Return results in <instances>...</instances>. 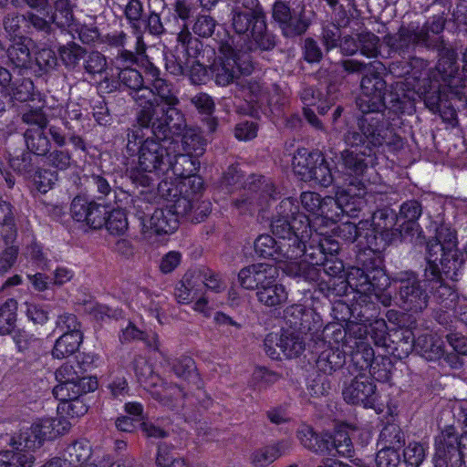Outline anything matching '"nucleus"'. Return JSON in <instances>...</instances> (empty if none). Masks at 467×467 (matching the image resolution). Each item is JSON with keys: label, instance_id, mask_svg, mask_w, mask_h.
Returning a JSON list of instances; mask_svg holds the SVG:
<instances>
[{"label": "nucleus", "instance_id": "nucleus-40", "mask_svg": "<svg viewBox=\"0 0 467 467\" xmlns=\"http://www.w3.org/2000/svg\"><path fill=\"white\" fill-rule=\"evenodd\" d=\"M91 456V446L86 440H78L68 444L63 451L61 457L55 458L60 462L59 465L82 466Z\"/></svg>", "mask_w": 467, "mask_h": 467}, {"label": "nucleus", "instance_id": "nucleus-42", "mask_svg": "<svg viewBox=\"0 0 467 467\" xmlns=\"http://www.w3.org/2000/svg\"><path fill=\"white\" fill-rule=\"evenodd\" d=\"M312 312L302 305H292L285 310V319L290 327L300 334L306 335L312 330Z\"/></svg>", "mask_w": 467, "mask_h": 467}, {"label": "nucleus", "instance_id": "nucleus-31", "mask_svg": "<svg viewBox=\"0 0 467 467\" xmlns=\"http://www.w3.org/2000/svg\"><path fill=\"white\" fill-rule=\"evenodd\" d=\"M131 97L139 107L135 118H139L140 122L144 121H161L158 118V103L154 99L152 87L150 88L142 84L138 90H132Z\"/></svg>", "mask_w": 467, "mask_h": 467}, {"label": "nucleus", "instance_id": "nucleus-25", "mask_svg": "<svg viewBox=\"0 0 467 467\" xmlns=\"http://www.w3.org/2000/svg\"><path fill=\"white\" fill-rule=\"evenodd\" d=\"M260 19H265L264 11L254 12H243L239 7L233 11L232 26L236 34L243 35L244 43L239 44L235 41V45L240 48L241 46L244 47V51L249 52L253 49V43L250 40V36L253 34V27L258 24Z\"/></svg>", "mask_w": 467, "mask_h": 467}, {"label": "nucleus", "instance_id": "nucleus-3", "mask_svg": "<svg viewBox=\"0 0 467 467\" xmlns=\"http://www.w3.org/2000/svg\"><path fill=\"white\" fill-rule=\"evenodd\" d=\"M456 243V233L453 230L444 225L437 228L435 236L430 239L426 245L427 276L432 275V278L438 279L441 266L447 278L456 279L463 263Z\"/></svg>", "mask_w": 467, "mask_h": 467}, {"label": "nucleus", "instance_id": "nucleus-9", "mask_svg": "<svg viewBox=\"0 0 467 467\" xmlns=\"http://www.w3.org/2000/svg\"><path fill=\"white\" fill-rule=\"evenodd\" d=\"M2 27L9 41L27 39L26 36L34 30L45 36H50L55 31L47 18L33 11L6 13L2 18Z\"/></svg>", "mask_w": 467, "mask_h": 467}, {"label": "nucleus", "instance_id": "nucleus-62", "mask_svg": "<svg viewBox=\"0 0 467 467\" xmlns=\"http://www.w3.org/2000/svg\"><path fill=\"white\" fill-rule=\"evenodd\" d=\"M17 302L7 299L0 306V335H7L14 331L16 322Z\"/></svg>", "mask_w": 467, "mask_h": 467}, {"label": "nucleus", "instance_id": "nucleus-47", "mask_svg": "<svg viewBox=\"0 0 467 467\" xmlns=\"http://www.w3.org/2000/svg\"><path fill=\"white\" fill-rule=\"evenodd\" d=\"M26 150L37 157H45L52 147V139L48 138L46 130L26 129L24 132Z\"/></svg>", "mask_w": 467, "mask_h": 467}, {"label": "nucleus", "instance_id": "nucleus-43", "mask_svg": "<svg viewBox=\"0 0 467 467\" xmlns=\"http://www.w3.org/2000/svg\"><path fill=\"white\" fill-rule=\"evenodd\" d=\"M446 18L442 14L433 16L421 27L418 26L424 47H439L441 45L443 38L440 34L444 30Z\"/></svg>", "mask_w": 467, "mask_h": 467}, {"label": "nucleus", "instance_id": "nucleus-15", "mask_svg": "<svg viewBox=\"0 0 467 467\" xmlns=\"http://www.w3.org/2000/svg\"><path fill=\"white\" fill-rule=\"evenodd\" d=\"M111 202L89 200L77 195L71 202L70 213L79 223H85L89 228L99 230L106 223V215L110 209Z\"/></svg>", "mask_w": 467, "mask_h": 467}, {"label": "nucleus", "instance_id": "nucleus-6", "mask_svg": "<svg viewBox=\"0 0 467 467\" xmlns=\"http://www.w3.org/2000/svg\"><path fill=\"white\" fill-rule=\"evenodd\" d=\"M57 385L53 389L57 400H65L94 391L98 388L95 378L85 376V369L78 361L62 364L55 372Z\"/></svg>", "mask_w": 467, "mask_h": 467}, {"label": "nucleus", "instance_id": "nucleus-2", "mask_svg": "<svg viewBox=\"0 0 467 467\" xmlns=\"http://www.w3.org/2000/svg\"><path fill=\"white\" fill-rule=\"evenodd\" d=\"M60 419L46 420L21 431L10 441L12 450L0 451V467H33L35 457L31 451L42 445L46 439H53L61 433Z\"/></svg>", "mask_w": 467, "mask_h": 467}, {"label": "nucleus", "instance_id": "nucleus-33", "mask_svg": "<svg viewBox=\"0 0 467 467\" xmlns=\"http://www.w3.org/2000/svg\"><path fill=\"white\" fill-rule=\"evenodd\" d=\"M383 256L381 253H377L371 249H360L356 255V268L364 270L372 275L374 281L379 282L389 280L384 270Z\"/></svg>", "mask_w": 467, "mask_h": 467}, {"label": "nucleus", "instance_id": "nucleus-30", "mask_svg": "<svg viewBox=\"0 0 467 467\" xmlns=\"http://www.w3.org/2000/svg\"><path fill=\"white\" fill-rule=\"evenodd\" d=\"M296 213V204L292 198H286L281 201L277 207V215L273 218L271 223L272 233L277 236L278 240L287 238L294 234L291 223V216Z\"/></svg>", "mask_w": 467, "mask_h": 467}, {"label": "nucleus", "instance_id": "nucleus-12", "mask_svg": "<svg viewBox=\"0 0 467 467\" xmlns=\"http://www.w3.org/2000/svg\"><path fill=\"white\" fill-rule=\"evenodd\" d=\"M464 431L449 426L435 439L434 467H461L462 441Z\"/></svg>", "mask_w": 467, "mask_h": 467}, {"label": "nucleus", "instance_id": "nucleus-22", "mask_svg": "<svg viewBox=\"0 0 467 467\" xmlns=\"http://www.w3.org/2000/svg\"><path fill=\"white\" fill-rule=\"evenodd\" d=\"M277 275L276 267L272 265L253 264L240 270L238 281L243 288L258 291L260 287L268 285Z\"/></svg>", "mask_w": 467, "mask_h": 467}, {"label": "nucleus", "instance_id": "nucleus-54", "mask_svg": "<svg viewBox=\"0 0 467 467\" xmlns=\"http://www.w3.org/2000/svg\"><path fill=\"white\" fill-rule=\"evenodd\" d=\"M279 338V349L287 358L298 357L306 348L305 339L298 332H285Z\"/></svg>", "mask_w": 467, "mask_h": 467}, {"label": "nucleus", "instance_id": "nucleus-21", "mask_svg": "<svg viewBox=\"0 0 467 467\" xmlns=\"http://www.w3.org/2000/svg\"><path fill=\"white\" fill-rule=\"evenodd\" d=\"M383 42L391 51L400 55L409 54L416 47H423L418 26L411 24L407 26H401L396 34H387L383 37Z\"/></svg>", "mask_w": 467, "mask_h": 467}, {"label": "nucleus", "instance_id": "nucleus-20", "mask_svg": "<svg viewBox=\"0 0 467 467\" xmlns=\"http://www.w3.org/2000/svg\"><path fill=\"white\" fill-rule=\"evenodd\" d=\"M341 152L342 165L346 172L355 179L351 182L359 180L358 177L362 176L368 170V164L371 162V155L375 149L379 147L368 148L367 145L362 144L358 147H350Z\"/></svg>", "mask_w": 467, "mask_h": 467}, {"label": "nucleus", "instance_id": "nucleus-59", "mask_svg": "<svg viewBox=\"0 0 467 467\" xmlns=\"http://www.w3.org/2000/svg\"><path fill=\"white\" fill-rule=\"evenodd\" d=\"M81 68L89 76H101L108 69L107 57L98 50H87Z\"/></svg>", "mask_w": 467, "mask_h": 467}, {"label": "nucleus", "instance_id": "nucleus-23", "mask_svg": "<svg viewBox=\"0 0 467 467\" xmlns=\"http://www.w3.org/2000/svg\"><path fill=\"white\" fill-rule=\"evenodd\" d=\"M338 192V202L341 215L356 218L363 209L366 202L363 196L366 194V185L361 180L349 182L348 188Z\"/></svg>", "mask_w": 467, "mask_h": 467}, {"label": "nucleus", "instance_id": "nucleus-34", "mask_svg": "<svg viewBox=\"0 0 467 467\" xmlns=\"http://www.w3.org/2000/svg\"><path fill=\"white\" fill-rule=\"evenodd\" d=\"M48 134L55 145L65 147L68 140L75 150L83 152L87 151V142L84 138L72 130V126L68 121L60 124H51L48 128Z\"/></svg>", "mask_w": 467, "mask_h": 467}, {"label": "nucleus", "instance_id": "nucleus-14", "mask_svg": "<svg viewBox=\"0 0 467 467\" xmlns=\"http://www.w3.org/2000/svg\"><path fill=\"white\" fill-rule=\"evenodd\" d=\"M217 26V21L209 15H198L192 26L194 35L192 36L188 26L184 24L181 31L177 34V44L182 46L186 55L196 58L203 47L202 42L199 37H211Z\"/></svg>", "mask_w": 467, "mask_h": 467}, {"label": "nucleus", "instance_id": "nucleus-4", "mask_svg": "<svg viewBox=\"0 0 467 467\" xmlns=\"http://www.w3.org/2000/svg\"><path fill=\"white\" fill-rule=\"evenodd\" d=\"M244 47L235 45L234 37L219 43L220 57L211 66V72L216 85L226 87L237 80L241 75H249L254 67L251 56L244 51Z\"/></svg>", "mask_w": 467, "mask_h": 467}, {"label": "nucleus", "instance_id": "nucleus-41", "mask_svg": "<svg viewBox=\"0 0 467 467\" xmlns=\"http://www.w3.org/2000/svg\"><path fill=\"white\" fill-rule=\"evenodd\" d=\"M87 48L75 41H69L57 47V56L63 66L70 71H78L86 56Z\"/></svg>", "mask_w": 467, "mask_h": 467}, {"label": "nucleus", "instance_id": "nucleus-26", "mask_svg": "<svg viewBox=\"0 0 467 467\" xmlns=\"http://www.w3.org/2000/svg\"><path fill=\"white\" fill-rule=\"evenodd\" d=\"M147 13L142 0H127L123 7V16L137 39V50L139 52L147 49V45L142 37V20Z\"/></svg>", "mask_w": 467, "mask_h": 467}, {"label": "nucleus", "instance_id": "nucleus-63", "mask_svg": "<svg viewBox=\"0 0 467 467\" xmlns=\"http://www.w3.org/2000/svg\"><path fill=\"white\" fill-rule=\"evenodd\" d=\"M278 244L279 240L276 241L269 234H261L254 242V253L259 257L278 262Z\"/></svg>", "mask_w": 467, "mask_h": 467}, {"label": "nucleus", "instance_id": "nucleus-50", "mask_svg": "<svg viewBox=\"0 0 467 467\" xmlns=\"http://www.w3.org/2000/svg\"><path fill=\"white\" fill-rule=\"evenodd\" d=\"M322 272V266L305 261L292 262L285 267V273L289 276L300 278L308 283L318 282Z\"/></svg>", "mask_w": 467, "mask_h": 467}, {"label": "nucleus", "instance_id": "nucleus-5", "mask_svg": "<svg viewBox=\"0 0 467 467\" xmlns=\"http://www.w3.org/2000/svg\"><path fill=\"white\" fill-rule=\"evenodd\" d=\"M391 280L397 290L396 297L403 310L420 313L428 307V279H420L418 273L405 270L395 273Z\"/></svg>", "mask_w": 467, "mask_h": 467}, {"label": "nucleus", "instance_id": "nucleus-46", "mask_svg": "<svg viewBox=\"0 0 467 467\" xmlns=\"http://www.w3.org/2000/svg\"><path fill=\"white\" fill-rule=\"evenodd\" d=\"M26 40L10 41L11 44L8 47L5 46L8 65L14 68L27 69L31 67V52Z\"/></svg>", "mask_w": 467, "mask_h": 467}, {"label": "nucleus", "instance_id": "nucleus-57", "mask_svg": "<svg viewBox=\"0 0 467 467\" xmlns=\"http://www.w3.org/2000/svg\"><path fill=\"white\" fill-rule=\"evenodd\" d=\"M123 204L117 205V208L109 209L106 215V223L104 226L110 234H124L129 227L128 219L125 212L121 209Z\"/></svg>", "mask_w": 467, "mask_h": 467}, {"label": "nucleus", "instance_id": "nucleus-24", "mask_svg": "<svg viewBox=\"0 0 467 467\" xmlns=\"http://www.w3.org/2000/svg\"><path fill=\"white\" fill-rule=\"evenodd\" d=\"M148 388V391L152 399L169 410H176L183 406L186 393L177 384L164 382L158 379L156 382H152Z\"/></svg>", "mask_w": 467, "mask_h": 467}, {"label": "nucleus", "instance_id": "nucleus-28", "mask_svg": "<svg viewBox=\"0 0 467 467\" xmlns=\"http://www.w3.org/2000/svg\"><path fill=\"white\" fill-rule=\"evenodd\" d=\"M183 124L180 130H174L171 127L166 126L165 136L171 138L174 136L182 137V147L186 153L202 155L205 150V140L198 130L189 127L183 114Z\"/></svg>", "mask_w": 467, "mask_h": 467}, {"label": "nucleus", "instance_id": "nucleus-44", "mask_svg": "<svg viewBox=\"0 0 467 467\" xmlns=\"http://www.w3.org/2000/svg\"><path fill=\"white\" fill-rule=\"evenodd\" d=\"M54 11L49 19H47L50 27L52 25L57 28L66 30L75 25L74 5L70 0H56L53 5Z\"/></svg>", "mask_w": 467, "mask_h": 467}, {"label": "nucleus", "instance_id": "nucleus-51", "mask_svg": "<svg viewBox=\"0 0 467 467\" xmlns=\"http://www.w3.org/2000/svg\"><path fill=\"white\" fill-rule=\"evenodd\" d=\"M82 340V333H63L55 342L52 356L61 359L73 355L79 348Z\"/></svg>", "mask_w": 467, "mask_h": 467}, {"label": "nucleus", "instance_id": "nucleus-45", "mask_svg": "<svg viewBox=\"0 0 467 467\" xmlns=\"http://www.w3.org/2000/svg\"><path fill=\"white\" fill-rule=\"evenodd\" d=\"M310 26L311 20L306 16V7L303 5L298 11L296 10L286 22L281 24L279 29L283 36L295 38L303 36Z\"/></svg>", "mask_w": 467, "mask_h": 467}, {"label": "nucleus", "instance_id": "nucleus-8", "mask_svg": "<svg viewBox=\"0 0 467 467\" xmlns=\"http://www.w3.org/2000/svg\"><path fill=\"white\" fill-rule=\"evenodd\" d=\"M173 145H177V141L168 136H162V138L148 136L137 156L139 169L145 172H166L171 165Z\"/></svg>", "mask_w": 467, "mask_h": 467}, {"label": "nucleus", "instance_id": "nucleus-17", "mask_svg": "<svg viewBox=\"0 0 467 467\" xmlns=\"http://www.w3.org/2000/svg\"><path fill=\"white\" fill-rule=\"evenodd\" d=\"M166 126L161 121H144L143 123L135 118L134 123L126 130L125 153L128 156L135 157L140 151L141 145L148 137L144 130L150 131V136L162 138L165 136Z\"/></svg>", "mask_w": 467, "mask_h": 467}, {"label": "nucleus", "instance_id": "nucleus-19", "mask_svg": "<svg viewBox=\"0 0 467 467\" xmlns=\"http://www.w3.org/2000/svg\"><path fill=\"white\" fill-rule=\"evenodd\" d=\"M111 175L106 172L91 173L84 175V182L88 190L93 193L94 200L109 202L113 197L116 205L127 203L130 196L126 192L114 189L110 182Z\"/></svg>", "mask_w": 467, "mask_h": 467}, {"label": "nucleus", "instance_id": "nucleus-56", "mask_svg": "<svg viewBox=\"0 0 467 467\" xmlns=\"http://www.w3.org/2000/svg\"><path fill=\"white\" fill-rule=\"evenodd\" d=\"M424 276L428 279V285H431L433 297L438 304L447 306L449 302H452L455 295L451 286L443 283V276L445 278L447 277L445 276L441 266H440V276H438V279L432 278V275L427 276L425 273Z\"/></svg>", "mask_w": 467, "mask_h": 467}, {"label": "nucleus", "instance_id": "nucleus-52", "mask_svg": "<svg viewBox=\"0 0 467 467\" xmlns=\"http://www.w3.org/2000/svg\"><path fill=\"white\" fill-rule=\"evenodd\" d=\"M304 242L296 234L287 236V238L279 240L278 248V262H287L297 260L303 256Z\"/></svg>", "mask_w": 467, "mask_h": 467}, {"label": "nucleus", "instance_id": "nucleus-16", "mask_svg": "<svg viewBox=\"0 0 467 467\" xmlns=\"http://www.w3.org/2000/svg\"><path fill=\"white\" fill-rule=\"evenodd\" d=\"M36 156L28 150H24L20 154L9 159L11 168L19 175L33 179L40 192H46L54 183L51 179L46 181V176H52L47 170L40 169L35 161Z\"/></svg>", "mask_w": 467, "mask_h": 467}, {"label": "nucleus", "instance_id": "nucleus-38", "mask_svg": "<svg viewBox=\"0 0 467 467\" xmlns=\"http://www.w3.org/2000/svg\"><path fill=\"white\" fill-rule=\"evenodd\" d=\"M422 213V206L417 200H409L400 205L397 213L398 221L401 222L400 234H414L419 231L418 220Z\"/></svg>", "mask_w": 467, "mask_h": 467}, {"label": "nucleus", "instance_id": "nucleus-32", "mask_svg": "<svg viewBox=\"0 0 467 467\" xmlns=\"http://www.w3.org/2000/svg\"><path fill=\"white\" fill-rule=\"evenodd\" d=\"M323 153L319 150L308 151L306 149L296 150L293 158V171L295 175L302 182H311L312 173L321 161Z\"/></svg>", "mask_w": 467, "mask_h": 467}, {"label": "nucleus", "instance_id": "nucleus-10", "mask_svg": "<svg viewBox=\"0 0 467 467\" xmlns=\"http://www.w3.org/2000/svg\"><path fill=\"white\" fill-rule=\"evenodd\" d=\"M371 276V274L364 270L351 267L346 279H342L341 277L329 279L328 283L326 284L327 289V296L344 295L349 287L354 292L360 295L359 298L361 301L366 302V298H370L373 292L384 290L389 284L387 280L382 279L379 282L374 281Z\"/></svg>", "mask_w": 467, "mask_h": 467}, {"label": "nucleus", "instance_id": "nucleus-29", "mask_svg": "<svg viewBox=\"0 0 467 467\" xmlns=\"http://www.w3.org/2000/svg\"><path fill=\"white\" fill-rule=\"evenodd\" d=\"M297 438L301 444L309 451L320 455L330 456L333 435L327 432L317 433L312 427L304 425L297 431Z\"/></svg>", "mask_w": 467, "mask_h": 467}, {"label": "nucleus", "instance_id": "nucleus-55", "mask_svg": "<svg viewBox=\"0 0 467 467\" xmlns=\"http://www.w3.org/2000/svg\"><path fill=\"white\" fill-rule=\"evenodd\" d=\"M379 442L382 448L400 451L405 445V434L399 425L389 423L381 430Z\"/></svg>", "mask_w": 467, "mask_h": 467}, {"label": "nucleus", "instance_id": "nucleus-64", "mask_svg": "<svg viewBox=\"0 0 467 467\" xmlns=\"http://www.w3.org/2000/svg\"><path fill=\"white\" fill-rule=\"evenodd\" d=\"M359 52L368 58H377L380 55V39L370 31L358 33Z\"/></svg>", "mask_w": 467, "mask_h": 467}, {"label": "nucleus", "instance_id": "nucleus-1", "mask_svg": "<svg viewBox=\"0 0 467 467\" xmlns=\"http://www.w3.org/2000/svg\"><path fill=\"white\" fill-rule=\"evenodd\" d=\"M385 70L381 62L370 65L360 81L361 93L356 105L361 115L357 118V128L348 130L343 135L347 146L368 148L387 146L391 150L402 148L403 140L386 120L385 95L387 82L380 71Z\"/></svg>", "mask_w": 467, "mask_h": 467}, {"label": "nucleus", "instance_id": "nucleus-48", "mask_svg": "<svg viewBox=\"0 0 467 467\" xmlns=\"http://www.w3.org/2000/svg\"><path fill=\"white\" fill-rule=\"evenodd\" d=\"M415 351L427 360H436L443 356L442 341L431 334L418 336Z\"/></svg>", "mask_w": 467, "mask_h": 467}, {"label": "nucleus", "instance_id": "nucleus-58", "mask_svg": "<svg viewBox=\"0 0 467 467\" xmlns=\"http://www.w3.org/2000/svg\"><path fill=\"white\" fill-rule=\"evenodd\" d=\"M283 449L282 442L262 447L253 452L251 462L256 467H265L282 455Z\"/></svg>", "mask_w": 467, "mask_h": 467}, {"label": "nucleus", "instance_id": "nucleus-39", "mask_svg": "<svg viewBox=\"0 0 467 467\" xmlns=\"http://www.w3.org/2000/svg\"><path fill=\"white\" fill-rule=\"evenodd\" d=\"M327 247L322 244V236L318 233H315L312 236L304 242L303 255L305 262L317 265L323 267V272L330 275L329 270L332 267H327L328 259H327L326 250Z\"/></svg>", "mask_w": 467, "mask_h": 467}, {"label": "nucleus", "instance_id": "nucleus-7", "mask_svg": "<svg viewBox=\"0 0 467 467\" xmlns=\"http://www.w3.org/2000/svg\"><path fill=\"white\" fill-rule=\"evenodd\" d=\"M133 208L145 238H150L152 234H171L179 227L177 215L168 206L151 212L153 207L149 202L138 199L133 202Z\"/></svg>", "mask_w": 467, "mask_h": 467}, {"label": "nucleus", "instance_id": "nucleus-13", "mask_svg": "<svg viewBox=\"0 0 467 467\" xmlns=\"http://www.w3.org/2000/svg\"><path fill=\"white\" fill-rule=\"evenodd\" d=\"M244 192L234 200L233 204L241 213L252 211L256 207L264 206L274 197L275 189L274 184L263 175L251 174L247 177Z\"/></svg>", "mask_w": 467, "mask_h": 467}, {"label": "nucleus", "instance_id": "nucleus-18", "mask_svg": "<svg viewBox=\"0 0 467 467\" xmlns=\"http://www.w3.org/2000/svg\"><path fill=\"white\" fill-rule=\"evenodd\" d=\"M346 402L372 408L378 401L377 387L369 378L359 375L354 378L342 391Z\"/></svg>", "mask_w": 467, "mask_h": 467}, {"label": "nucleus", "instance_id": "nucleus-60", "mask_svg": "<svg viewBox=\"0 0 467 467\" xmlns=\"http://www.w3.org/2000/svg\"><path fill=\"white\" fill-rule=\"evenodd\" d=\"M142 25V35L144 33L157 38H161L168 33L166 21L162 19L161 14L156 10H149Z\"/></svg>", "mask_w": 467, "mask_h": 467}, {"label": "nucleus", "instance_id": "nucleus-49", "mask_svg": "<svg viewBox=\"0 0 467 467\" xmlns=\"http://www.w3.org/2000/svg\"><path fill=\"white\" fill-rule=\"evenodd\" d=\"M414 327L400 328L395 332L396 340H392V354L400 359L407 358L416 348L417 338L413 332Z\"/></svg>", "mask_w": 467, "mask_h": 467}, {"label": "nucleus", "instance_id": "nucleus-61", "mask_svg": "<svg viewBox=\"0 0 467 467\" xmlns=\"http://www.w3.org/2000/svg\"><path fill=\"white\" fill-rule=\"evenodd\" d=\"M351 362L358 370H366L372 366L375 352L369 343H360L356 348H350Z\"/></svg>", "mask_w": 467, "mask_h": 467}, {"label": "nucleus", "instance_id": "nucleus-37", "mask_svg": "<svg viewBox=\"0 0 467 467\" xmlns=\"http://www.w3.org/2000/svg\"><path fill=\"white\" fill-rule=\"evenodd\" d=\"M179 144L173 145L171 154V165L167 168L168 171H171L174 176L180 178L192 177L196 174L199 170V161L190 153H180L176 148Z\"/></svg>", "mask_w": 467, "mask_h": 467}, {"label": "nucleus", "instance_id": "nucleus-35", "mask_svg": "<svg viewBox=\"0 0 467 467\" xmlns=\"http://www.w3.org/2000/svg\"><path fill=\"white\" fill-rule=\"evenodd\" d=\"M158 191L163 198L172 201V204L168 207L177 215V218L182 217L187 220L190 212L193 209L195 199H191L186 195L178 196L177 189L171 188V184L168 182H161Z\"/></svg>", "mask_w": 467, "mask_h": 467}, {"label": "nucleus", "instance_id": "nucleus-36", "mask_svg": "<svg viewBox=\"0 0 467 467\" xmlns=\"http://www.w3.org/2000/svg\"><path fill=\"white\" fill-rule=\"evenodd\" d=\"M276 278L277 275H275L268 285H265L256 291L258 302L266 307H280L287 300V291L284 285L277 282Z\"/></svg>", "mask_w": 467, "mask_h": 467}, {"label": "nucleus", "instance_id": "nucleus-27", "mask_svg": "<svg viewBox=\"0 0 467 467\" xmlns=\"http://www.w3.org/2000/svg\"><path fill=\"white\" fill-rule=\"evenodd\" d=\"M323 349L318 353L316 367L319 372L325 375H332L341 369L346 364V353L339 348L327 346L324 340L317 343L316 348ZM317 352V350H316Z\"/></svg>", "mask_w": 467, "mask_h": 467}, {"label": "nucleus", "instance_id": "nucleus-53", "mask_svg": "<svg viewBox=\"0 0 467 467\" xmlns=\"http://www.w3.org/2000/svg\"><path fill=\"white\" fill-rule=\"evenodd\" d=\"M55 146L45 155L46 165L57 171H66L71 169L76 163L71 151L65 147Z\"/></svg>", "mask_w": 467, "mask_h": 467}, {"label": "nucleus", "instance_id": "nucleus-11", "mask_svg": "<svg viewBox=\"0 0 467 467\" xmlns=\"http://www.w3.org/2000/svg\"><path fill=\"white\" fill-rule=\"evenodd\" d=\"M151 87L154 99L158 103V118L165 126L180 130L182 125H184L183 112L178 109L180 99L173 85L162 78Z\"/></svg>", "mask_w": 467, "mask_h": 467}]
</instances>
